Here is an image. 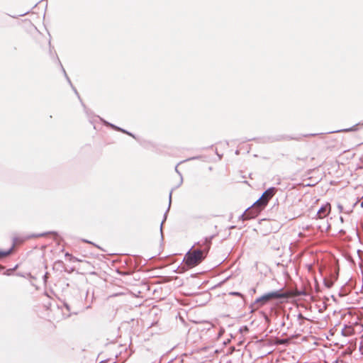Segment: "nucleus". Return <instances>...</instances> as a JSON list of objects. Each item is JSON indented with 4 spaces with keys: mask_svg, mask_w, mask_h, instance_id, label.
Instances as JSON below:
<instances>
[{
    "mask_svg": "<svg viewBox=\"0 0 363 363\" xmlns=\"http://www.w3.org/2000/svg\"><path fill=\"white\" fill-rule=\"evenodd\" d=\"M277 191L276 188L270 187L267 189L262 195V196L250 207L247 209V214L251 213L252 211H255L252 217H254L257 213L260 211L268 203V201L274 196Z\"/></svg>",
    "mask_w": 363,
    "mask_h": 363,
    "instance_id": "obj_1",
    "label": "nucleus"
},
{
    "mask_svg": "<svg viewBox=\"0 0 363 363\" xmlns=\"http://www.w3.org/2000/svg\"><path fill=\"white\" fill-rule=\"evenodd\" d=\"M206 254L203 253L202 250L198 249L194 250L191 252H188L185 257V264L190 267L196 266L199 264L204 258L206 257Z\"/></svg>",
    "mask_w": 363,
    "mask_h": 363,
    "instance_id": "obj_2",
    "label": "nucleus"
},
{
    "mask_svg": "<svg viewBox=\"0 0 363 363\" xmlns=\"http://www.w3.org/2000/svg\"><path fill=\"white\" fill-rule=\"evenodd\" d=\"M298 318L299 319H303V315L301 314H299L298 315Z\"/></svg>",
    "mask_w": 363,
    "mask_h": 363,
    "instance_id": "obj_13",
    "label": "nucleus"
},
{
    "mask_svg": "<svg viewBox=\"0 0 363 363\" xmlns=\"http://www.w3.org/2000/svg\"><path fill=\"white\" fill-rule=\"evenodd\" d=\"M229 295L234 296H238V297L243 298V295L241 293L238 292V291L229 292Z\"/></svg>",
    "mask_w": 363,
    "mask_h": 363,
    "instance_id": "obj_9",
    "label": "nucleus"
},
{
    "mask_svg": "<svg viewBox=\"0 0 363 363\" xmlns=\"http://www.w3.org/2000/svg\"><path fill=\"white\" fill-rule=\"evenodd\" d=\"M330 210H331V206H330V203H327L323 205L317 211V213H316L317 218L322 219V218H325L330 213Z\"/></svg>",
    "mask_w": 363,
    "mask_h": 363,
    "instance_id": "obj_5",
    "label": "nucleus"
},
{
    "mask_svg": "<svg viewBox=\"0 0 363 363\" xmlns=\"http://www.w3.org/2000/svg\"><path fill=\"white\" fill-rule=\"evenodd\" d=\"M162 223H163V222ZM162 224H161V226H160L161 230H162Z\"/></svg>",
    "mask_w": 363,
    "mask_h": 363,
    "instance_id": "obj_14",
    "label": "nucleus"
},
{
    "mask_svg": "<svg viewBox=\"0 0 363 363\" xmlns=\"http://www.w3.org/2000/svg\"><path fill=\"white\" fill-rule=\"evenodd\" d=\"M288 297L289 294L286 292H283L282 290L274 291L264 294L262 296L257 298L255 300V303L261 307L265 305L268 301H269L272 299L284 298Z\"/></svg>",
    "mask_w": 363,
    "mask_h": 363,
    "instance_id": "obj_3",
    "label": "nucleus"
},
{
    "mask_svg": "<svg viewBox=\"0 0 363 363\" xmlns=\"http://www.w3.org/2000/svg\"><path fill=\"white\" fill-rule=\"evenodd\" d=\"M65 257H69V260L71 262L79 261L77 258L73 257L72 255L69 253H66Z\"/></svg>",
    "mask_w": 363,
    "mask_h": 363,
    "instance_id": "obj_8",
    "label": "nucleus"
},
{
    "mask_svg": "<svg viewBox=\"0 0 363 363\" xmlns=\"http://www.w3.org/2000/svg\"><path fill=\"white\" fill-rule=\"evenodd\" d=\"M286 342H287L286 340H279L277 342V343L279 345L285 344Z\"/></svg>",
    "mask_w": 363,
    "mask_h": 363,
    "instance_id": "obj_10",
    "label": "nucleus"
},
{
    "mask_svg": "<svg viewBox=\"0 0 363 363\" xmlns=\"http://www.w3.org/2000/svg\"><path fill=\"white\" fill-rule=\"evenodd\" d=\"M13 248V245L8 250H6V251L0 250V259L4 258V257L8 256L9 255H10Z\"/></svg>",
    "mask_w": 363,
    "mask_h": 363,
    "instance_id": "obj_7",
    "label": "nucleus"
},
{
    "mask_svg": "<svg viewBox=\"0 0 363 363\" xmlns=\"http://www.w3.org/2000/svg\"><path fill=\"white\" fill-rule=\"evenodd\" d=\"M337 207H338V208H339V210H340V211H342L343 207L342 206V205L338 204V205H337Z\"/></svg>",
    "mask_w": 363,
    "mask_h": 363,
    "instance_id": "obj_12",
    "label": "nucleus"
},
{
    "mask_svg": "<svg viewBox=\"0 0 363 363\" xmlns=\"http://www.w3.org/2000/svg\"><path fill=\"white\" fill-rule=\"evenodd\" d=\"M354 328L351 325H345L342 330V334L346 337L352 335L354 334Z\"/></svg>",
    "mask_w": 363,
    "mask_h": 363,
    "instance_id": "obj_6",
    "label": "nucleus"
},
{
    "mask_svg": "<svg viewBox=\"0 0 363 363\" xmlns=\"http://www.w3.org/2000/svg\"><path fill=\"white\" fill-rule=\"evenodd\" d=\"M213 237V235H211L210 237H206L204 239L199 241L197 242V245L199 246L198 250H202L203 253L207 255L211 248V241Z\"/></svg>",
    "mask_w": 363,
    "mask_h": 363,
    "instance_id": "obj_4",
    "label": "nucleus"
},
{
    "mask_svg": "<svg viewBox=\"0 0 363 363\" xmlns=\"http://www.w3.org/2000/svg\"><path fill=\"white\" fill-rule=\"evenodd\" d=\"M169 207L170 204H171V200H172V191L169 193Z\"/></svg>",
    "mask_w": 363,
    "mask_h": 363,
    "instance_id": "obj_11",
    "label": "nucleus"
}]
</instances>
